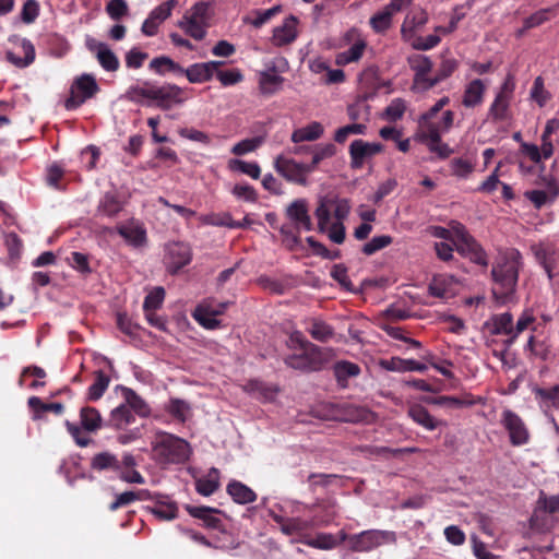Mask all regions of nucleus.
Masks as SVG:
<instances>
[{"mask_svg": "<svg viewBox=\"0 0 559 559\" xmlns=\"http://www.w3.org/2000/svg\"><path fill=\"white\" fill-rule=\"evenodd\" d=\"M522 267L523 258L515 248L507 249L492 263L490 271L491 293L498 304L504 305L514 299L519 273Z\"/></svg>", "mask_w": 559, "mask_h": 559, "instance_id": "nucleus-1", "label": "nucleus"}, {"mask_svg": "<svg viewBox=\"0 0 559 559\" xmlns=\"http://www.w3.org/2000/svg\"><path fill=\"white\" fill-rule=\"evenodd\" d=\"M439 112V109L432 106L420 115L415 140L425 144L429 152L436 154L439 158L445 159L454 153V150L444 143L441 136L453 127L455 115L452 110H445L441 119L435 121Z\"/></svg>", "mask_w": 559, "mask_h": 559, "instance_id": "nucleus-2", "label": "nucleus"}, {"mask_svg": "<svg viewBox=\"0 0 559 559\" xmlns=\"http://www.w3.org/2000/svg\"><path fill=\"white\" fill-rule=\"evenodd\" d=\"M152 450L157 462L180 464L189 460L190 444L173 433L158 431L152 441Z\"/></svg>", "mask_w": 559, "mask_h": 559, "instance_id": "nucleus-3", "label": "nucleus"}, {"mask_svg": "<svg viewBox=\"0 0 559 559\" xmlns=\"http://www.w3.org/2000/svg\"><path fill=\"white\" fill-rule=\"evenodd\" d=\"M452 241L457 253L468 259L474 264L486 269L489 264L488 254L475 237L468 233L466 227L456 223V225L452 227Z\"/></svg>", "mask_w": 559, "mask_h": 559, "instance_id": "nucleus-4", "label": "nucleus"}, {"mask_svg": "<svg viewBox=\"0 0 559 559\" xmlns=\"http://www.w3.org/2000/svg\"><path fill=\"white\" fill-rule=\"evenodd\" d=\"M331 358V349L309 344L302 353L288 355L285 358V364L293 369L310 372L322 370Z\"/></svg>", "mask_w": 559, "mask_h": 559, "instance_id": "nucleus-5", "label": "nucleus"}, {"mask_svg": "<svg viewBox=\"0 0 559 559\" xmlns=\"http://www.w3.org/2000/svg\"><path fill=\"white\" fill-rule=\"evenodd\" d=\"M396 534L392 531L367 530L352 534L349 550L354 552H369L384 544H395Z\"/></svg>", "mask_w": 559, "mask_h": 559, "instance_id": "nucleus-6", "label": "nucleus"}, {"mask_svg": "<svg viewBox=\"0 0 559 559\" xmlns=\"http://www.w3.org/2000/svg\"><path fill=\"white\" fill-rule=\"evenodd\" d=\"M99 92V86L92 74L84 73L74 79L70 87V95L64 100L67 110H75L87 99L93 98Z\"/></svg>", "mask_w": 559, "mask_h": 559, "instance_id": "nucleus-7", "label": "nucleus"}, {"mask_svg": "<svg viewBox=\"0 0 559 559\" xmlns=\"http://www.w3.org/2000/svg\"><path fill=\"white\" fill-rule=\"evenodd\" d=\"M500 424L508 432L509 441L513 447H522L530 442L531 432L519 414L506 408L500 416Z\"/></svg>", "mask_w": 559, "mask_h": 559, "instance_id": "nucleus-8", "label": "nucleus"}, {"mask_svg": "<svg viewBox=\"0 0 559 559\" xmlns=\"http://www.w3.org/2000/svg\"><path fill=\"white\" fill-rule=\"evenodd\" d=\"M188 99L186 90L176 84H164L162 86L152 84L151 100L163 109L169 110L175 105H181Z\"/></svg>", "mask_w": 559, "mask_h": 559, "instance_id": "nucleus-9", "label": "nucleus"}, {"mask_svg": "<svg viewBox=\"0 0 559 559\" xmlns=\"http://www.w3.org/2000/svg\"><path fill=\"white\" fill-rule=\"evenodd\" d=\"M11 47L7 50V60L17 68H26L35 60L34 45L24 37L10 38Z\"/></svg>", "mask_w": 559, "mask_h": 559, "instance_id": "nucleus-10", "label": "nucleus"}, {"mask_svg": "<svg viewBox=\"0 0 559 559\" xmlns=\"http://www.w3.org/2000/svg\"><path fill=\"white\" fill-rule=\"evenodd\" d=\"M409 68L414 71L413 85L414 88L418 91H429L431 90V79L430 75L432 71V62L431 60L419 53L411 55L407 58Z\"/></svg>", "mask_w": 559, "mask_h": 559, "instance_id": "nucleus-11", "label": "nucleus"}, {"mask_svg": "<svg viewBox=\"0 0 559 559\" xmlns=\"http://www.w3.org/2000/svg\"><path fill=\"white\" fill-rule=\"evenodd\" d=\"M167 270L170 274H177L192 260V249L189 243L177 241L167 246Z\"/></svg>", "mask_w": 559, "mask_h": 559, "instance_id": "nucleus-12", "label": "nucleus"}, {"mask_svg": "<svg viewBox=\"0 0 559 559\" xmlns=\"http://www.w3.org/2000/svg\"><path fill=\"white\" fill-rule=\"evenodd\" d=\"M272 520L280 525V530L287 536H299L300 539L307 538L306 532L314 528L312 520H305L299 516L287 518L274 512H271Z\"/></svg>", "mask_w": 559, "mask_h": 559, "instance_id": "nucleus-13", "label": "nucleus"}, {"mask_svg": "<svg viewBox=\"0 0 559 559\" xmlns=\"http://www.w3.org/2000/svg\"><path fill=\"white\" fill-rule=\"evenodd\" d=\"M383 145L381 143H370L361 139L354 140L349 145L350 166L359 169L368 158L381 153Z\"/></svg>", "mask_w": 559, "mask_h": 559, "instance_id": "nucleus-14", "label": "nucleus"}, {"mask_svg": "<svg viewBox=\"0 0 559 559\" xmlns=\"http://www.w3.org/2000/svg\"><path fill=\"white\" fill-rule=\"evenodd\" d=\"M531 249L549 280L559 274V253L552 245L538 243L533 245Z\"/></svg>", "mask_w": 559, "mask_h": 559, "instance_id": "nucleus-15", "label": "nucleus"}, {"mask_svg": "<svg viewBox=\"0 0 559 559\" xmlns=\"http://www.w3.org/2000/svg\"><path fill=\"white\" fill-rule=\"evenodd\" d=\"M286 216L293 222L297 231H311L313 224L305 199H297L286 207Z\"/></svg>", "mask_w": 559, "mask_h": 559, "instance_id": "nucleus-16", "label": "nucleus"}, {"mask_svg": "<svg viewBox=\"0 0 559 559\" xmlns=\"http://www.w3.org/2000/svg\"><path fill=\"white\" fill-rule=\"evenodd\" d=\"M86 47L96 57L104 70L115 72L119 69L120 63L117 56L106 44L100 43L95 38H88L86 40Z\"/></svg>", "mask_w": 559, "mask_h": 559, "instance_id": "nucleus-17", "label": "nucleus"}, {"mask_svg": "<svg viewBox=\"0 0 559 559\" xmlns=\"http://www.w3.org/2000/svg\"><path fill=\"white\" fill-rule=\"evenodd\" d=\"M275 170L287 181L305 186L307 179L304 178L301 163H297L293 158L278 155L274 159Z\"/></svg>", "mask_w": 559, "mask_h": 559, "instance_id": "nucleus-18", "label": "nucleus"}, {"mask_svg": "<svg viewBox=\"0 0 559 559\" xmlns=\"http://www.w3.org/2000/svg\"><path fill=\"white\" fill-rule=\"evenodd\" d=\"M186 511L194 519L202 521V525L205 528L223 531L224 523L217 516L221 514V510L216 508L205 507V506H185Z\"/></svg>", "mask_w": 559, "mask_h": 559, "instance_id": "nucleus-19", "label": "nucleus"}, {"mask_svg": "<svg viewBox=\"0 0 559 559\" xmlns=\"http://www.w3.org/2000/svg\"><path fill=\"white\" fill-rule=\"evenodd\" d=\"M177 5V0H167L156 7L144 21L142 33L144 35H154L162 24L170 14L171 10Z\"/></svg>", "mask_w": 559, "mask_h": 559, "instance_id": "nucleus-20", "label": "nucleus"}, {"mask_svg": "<svg viewBox=\"0 0 559 559\" xmlns=\"http://www.w3.org/2000/svg\"><path fill=\"white\" fill-rule=\"evenodd\" d=\"M159 521H171L178 518V506L168 496L155 495L154 506L145 508Z\"/></svg>", "mask_w": 559, "mask_h": 559, "instance_id": "nucleus-21", "label": "nucleus"}, {"mask_svg": "<svg viewBox=\"0 0 559 559\" xmlns=\"http://www.w3.org/2000/svg\"><path fill=\"white\" fill-rule=\"evenodd\" d=\"M212 15V5L209 2L200 1L193 4L185 16L190 24V28L204 35V27Z\"/></svg>", "mask_w": 559, "mask_h": 559, "instance_id": "nucleus-22", "label": "nucleus"}, {"mask_svg": "<svg viewBox=\"0 0 559 559\" xmlns=\"http://www.w3.org/2000/svg\"><path fill=\"white\" fill-rule=\"evenodd\" d=\"M547 190H531L525 192L536 209H542L546 203L554 202L559 195V181L550 178L547 180Z\"/></svg>", "mask_w": 559, "mask_h": 559, "instance_id": "nucleus-23", "label": "nucleus"}, {"mask_svg": "<svg viewBox=\"0 0 559 559\" xmlns=\"http://www.w3.org/2000/svg\"><path fill=\"white\" fill-rule=\"evenodd\" d=\"M337 407L340 412V419L346 423H369L374 417V414L364 406L343 403Z\"/></svg>", "mask_w": 559, "mask_h": 559, "instance_id": "nucleus-24", "label": "nucleus"}, {"mask_svg": "<svg viewBox=\"0 0 559 559\" xmlns=\"http://www.w3.org/2000/svg\"><path fill=\"white\" fill-rule=\"evenodd\" d=\"M407 415L414 423L428 431H432L442 425V421L433 417L421 404H412L407 408Z\"/></svg>", "mask_w": 559, "mask_h": 559, "instance_id": "nucleus-25", "label": "nucleus"}, {"mask_svg": "<svg viewBox=\"0 0 559 559\" xmlns=\"http://www.w3.org/2000/svg\"><path fill=\"white\" fill-rule=\"evenodd\" d=\"M148 69L158 75L171 73L177 76H183V67L167 56L153 58L148 63Z\"/></svg>", "mask_w": 559, "mask_h": 559, "instance_id": "nucleus-26", "label": "nucleus"}, {"mask_svg": "<svg viewBox=\"0 0 559 559\" xmlns=\"http://www.w3.org/2000/svg\"><path fill=\"white\" fill-rule=\"evenodd\" d=\"M226 491L234 502L238 504H248L254 502L258 498L257 493L250 487L235 479L228 483Z\"/></svg>", "mask_w": 559, "mask_h": 559, "instance_id": "nucleus-27", "label": "nucleus"}, {"mask_svg": "<svg viewBox=\"0 0 559 559\" xmlns=\"http://www.w3.org/2000/svg\"><path fill=\"white\" fill-rule=\"evenodd\" d=\"M117 233L131 246L142 247L146 242V230L143 226L134 225H118Z\"/></svg>", "mask_w": 559, "mask_h": 559, "instance_id": "nucleus-28", "label": "nucleus"}, {"mask_svg": "<svg viewBox=\"0 0 559 559\" xmlns=\"http://www.w3.org/2000/svg\"><path fill=\"white\" fill-rule=\"evenodd\" d=\"M360 371V367L357 364L348 360L336 361L333 366L336 382L343 389L347 388L348 379L359 376Z\"/></svg>", "mask_w": 559, "mask_h": 559, "instance_id": "nucleus-29", "label": "nucleus"}, {"mask_svg": "<svg viewBox=\"0 0 559 559\" xmlns=\"http://www.w3.org/2000/svg\"><path fill=\"white\" fill-rule=\"evenodd\" d=\"M381 366L389 371L406 372L418 371L425 372L427 366L423 362L413 359H402L400 357H392L389 360H381Z\"/></svg>", "mask_w": 559, "mask_h": 559, "instance_id": "nucleus-30", "label": "nucleus"}, {"mask_svg": "<svg viewBox=\"0 0 559 559\" xmlns=\"http://www.w3.org/2000/svg\"><path fill=\"white\" fill-rule=\"evenodd\" d=\"M27 405L33 413L34 420L41 419L44 414L47 412H52L56 415H61L64 411V406L62 403H45L38 396H31L27 400Z\"/></svg>", "mask_w": 559, "mask_h": 559, "instance_id": "nucleus-31", "label": "nucleus"}, {"mask_svg": "<svg viewBox=\"0 0 559 559\" xmlns=\"http://www.w3.org/2000/svg\"><path fill=\"white\" fill-rule=\"evenodd\" d=\"M306 330L311 335V337L318 342H328L334 336V329L332 325L326 323L325 321L311 318L306 321Z\"/></svg>", "mask_w": 559, "mask_h": 559, "instance_id": "nucleus-32", "label": "nucleus"}, {"mask_svg": "<svg viewBox=\"0 0 559 559\" xmlns=\"http://www.w3.org/2000/svg\"><path fill=\"white\" fill-rule=\"evenodd\" d=\"M80 427L84 431L94 433L103 427V418L98 409L92 406H84L80 409Z\"/></svg>", "mask_w": 559, "mask_h": 559, "instance_id": "nucleus-33", "label": "nucleus"}, {"mask_svg": "<svg viewBox=\"0 0 559 559\" xmlns=\"http://www.w3.org/2000/svg\"><path fill=\"white\" fill-rule=\"evenodd\" d=\"M323 132V126L318 121H312L302 128L294 130L290 140L294 143L316 141L322 136Z\"/></svg>", "mask_w": 559, "mask_h": 559, "instance_id": "nucleus-34", "label": "nucleus"}, {"mask_svg": "<svg viewBox=\"0 0 559 559\" xmlns=\"http://www.w3.org/2000/svg\"><path fill=\"white\" fill-rule=\"evenodd\" d=\"M485 93V85L481 80L475 79L469 82L464 91L462 104L467 108H473L481 104Z\"/></svg>", "mask_w": 559, "mask_h": 559, "instance_id": "nucleus-35", "label": "nucleus"}, {"mask_svg": "<svg viewBox=\"0 0 559 559\" xmlns=\"http://www.w3.org/2000/svg\"><path fill=\"white\" fill-rule=\"evenodd\" d=\"M123 209V203L114 192H106L97 205V213L107 217H116Z\"/></svg>", "mask_w": 559, "mask_h": 559, "instance_id": "nucleus-36", "label": "nucleus"}, {"mask_svg": "<svg viewBox=\"0 0 559 559\" xmlns=\"http://www.w3.org/2000/svg\"><path fill=\"white\" fill-rule=\"evenodd\" d=\"M535 399L542 407L559 409V384L549 388H535L533 390Z\"/></svg>", "mask_w": 559, "mask_h": 559, "instance_id": "nucleus-37", "label": "nucleus"}, {"mask_svg": "<svg viewBox=\"0 0 559 559\" xmlns=\"http://www.w3.org/2000/svg\"><path fill=\"white\" fill-rule=\"evenodd\" d=\"M493 330L492 333L496 335L508 336L507 344H513V317L510 312L496 314L492 318Z\"/></svg>", "mask_w": 559, "mask_h": 559, "instance_id": "nucleus-38", "label": "nucleus"}, {"mask_svg": "<svg viewBox=\"0 0 559 559\" xmlns=\"http://www.w3.org/2000/svg\"><path fill=\"white\" fill-rule=\"evenodd\" d=\"M219 487V472L217 468L212 467L205 477L199 478L195 481V490L204 497L213 495Z\"/></svg>", "mask_w": 559, "mask_h": 559, "instance_id": "nucleus-39", "label": "nucleus"}, {"mask_svg": "<svg viewBox=\"0 0 559 559\" xmlns=\"http://www.w3.org/2000/svg\"><path fill=\"white\" fill-rule=\"evenodd\" d=\"M274 71V67L272 68ZM284 78L271 72V69L263 71L259 75V87L263 95H273L280 91Z\"/></svg>", "mask_w": 559, "mask_h": 559, "instance_id": "nucleus-40", "label": "nucleus"}, {"mask_svg": "<svg viewBox=\"0 0 559 559\" xmlns=\"http://www.w3.org/2000/svg\"><path fill=\"white\" fill-rule=\"evenodd\" d=\"M218 312L211 310L207 306H197L193 312L194 320L207 330H215L221 326V320L216 319Z\"/></svg>", "mask_w": 559, "mask_h": 559, "instance_id": "nucleus-41", "label": "nucleus"}, {"mask_svg": "<svg viewBox=\"0 0 559 559\" xmlns=\"http://www.w3.org/2000/svg\"><path fill=\"white\" fill-rule=\"evenodd\" d=\"M526 347L535 357L543 361L551 360L555 357L548 340L538 341L534 335H531Z\"/></svg>", "mask_w": 559, "mask_h": 559, "instance_id": "nucleus-42", "label": "nucleus"}, {"mask_svg": "<svg viewBox=\"0 0 559 559\" xmlns=\"http://www.w3.org/2000/svg\"><path fill=\"white\" fill-rule=\"evenodd\" d=\"M428 14L423 9H413L409 11L402 24L401 32L404 35L407 32L419 31L420 27L426 24Z\"/></svg>", "mask_w": 559, "mask_h": 559, "instance_id": "nucleus-43", "label": "nucleus"}, {"mask_svg": "<svg viewBox=\"0 0 559 559\" xmlns=\"http://www.w3.org/2000/svg\"><path fill=\"white\" fill-rule=\"evenodd\" d=\"M109 382V377L103 370H97L94 382L87 390V400L92 402L98 401L108 389Z\"/></svg>", "mask_w": 559, "mask_h": 559, "instance_id": "nucleus-44", "label": "nucleus"}, {"mask_svg": "<svg viewBox=\"0 0 559 559\" xmlns=\"http://www.w3.org/2000/svg\"><path fill=\"white\" fill-rule=\"evenodd\" d=\"M449 169L452 176L466 179L475 170V163L468 158L454 157L449 163Z\"/></svg>", "mask_w": 559, "mask_h": 559, "instance_id": "nucleus-45", "label": "nucleus"}, {"mask_svg": "<svg viewBox=\"0 0 559 559\" xmlns=\"http://www.w3.org/2000/svg\"><path fill=\"white\" fill-rule=\"evenodd\" d=\"M124 399L127 402V406L136 413L141 417H146L150 415L151 409L146 402L132 389L124 390Z\"/></svg>", "mask_w": 559, "mask_h": 559, "instance_id": "nucleus-46", "label": "nucleus"}, {"mask_svg": "<svg viewBox=\"0 0 559 559\" xmlns=\"http://www.w3.org/2000/svg\"><path fill=\"white\" fill-rule=\"evenodd\" d=\"M317 506L322 510V514L314 515L311 519L314 522V527L328 526L337 515L335 509L336 502L333 500H326L318 503Z\"/></svg>", "mask_w": 559, "mask_h": 559, "instance_id": "nucleus-47", "label": "nucleus"}, {"mask_svg": "<svg viewBox=\"0 0 559 559\" xmlns=\"http://www.w3.org/2000/svg\"><path fill=\"white\" fill-rule=\"evenodd\" d=\"M134 420L133 412L126 404L119 405L111 411V423L117 429H126Z\"/></svg>", "mask_w": 559, "mask_h": 559, "instance_id": "nucleus-48", "label": "nucleus"}, {"mask_svg": "<svg viewBox=\"0 0 559 559\" xmlns=\"http://www.w3.org/2000/svg\"><path fill=\"white\" fill-rule=\"evenodd\" d=\"M300 542L309 547L324 550H330L338 546L337 538L330 533H319L314 538L307 537L300 539Z\"/></svg>", "mask_w": 559, "mask_h": 559, "instance_id": "nucleus-49", "label": "nucleus"}, {"mask_svg": "<svg viewBox=\"0 0 559 559\" xmlns=\"http://www.w3.org/2000/svg\"><path fill=\"white\" fill-rule=\"evenodd\" d=\"M183 76H186L187 80L193 84H200L212 80L211 73L209 72L204 62L193 63L187 69L183 68Z\"/></svg>", "mask_w": 559, "mask_h": 559, "instance_id": "nucleus-50", "label": "nucleus"}, {"mask_svg": "<svg viewBox=\"0 0 559 559\" xmlns=\"http://www.w3.org/2000/svg\"><path fill=\"white\" fill-rule=\"evenodd\" d=\"M91 466L93 469L96 471H120V462L118 461L116 455L109 452H102L96 454L91 462Z\"/></svg>", "mask_w": 559, "mask_h": 559, "instance_id": "nucleus-51", "label": "nucleus"}, {"mask_svg": "<svg viewBox=\"0 0 559 559\" xmlns=\"http://www.w3.org/2000/svg\"><path fill=\"white\" fill-rule=\"evenodd\" d=\"M246 389L250 393L255 394L257 396L265 401L273 400L278 391L276 386L267 384L260 380H250L247 383Z\"/></svg>", "mask_w": 559, "mask_h": 559, "instance_id": "nucleus-52", "label": "nucleus"}, {"mask_svg": "<svg viewBox=\"0 0 559 559\" xmlns=\"http://www.w3.org/2000/svg\"><path fill=\"white\" fill-rule=\"evenodd\" d=\"M228 168L231 171H240L248 175L252 179H259L261 175V168L257 163H248L242 159H230L228 162Z\"/></svg>", "mask_w": 559, "mask_h": 559, "instance_id": "nucleus-53", "label": "nucleus"}, {"mask_svg": "<svg viewBox=\"0 0 559 559\" xmlns=\"http://www.w3.org/2000/svg\"><path fill=\"white\" fill-rule=\"evenodd\" d=\"M512 98L497 94L495 100L490 105L489 116L495 121H503L507 118V112Z\"/></svg>", "mask_w": 559, "mask_h": 559, "instance_id": "nucleus-54", "label": "nucleus"}, {"mask_svg": "<svg viewBox=\"0 0 559 559\" xmlns=\"http://www.w3.org/2000/svg\"><path fill=\"white\" fill-rule=\"evenodd\" d=\"M365 48L366 44L362 40L355 43L349 49L337 55L336 63L345 66L350 62L359 60L362 56Z\"/></svg>", "mask_w": 559, "mask_h": 559, "instance_id": "nucleus-55", "label": "nucleus"}, {"mask_svg": "<svg viewBox=\"0 0 559 559\" xmlns=\"http://www.w3.org/2000/svg\"><path fill=\"white\" fill-rule=\"evenodd\" d=\"M392 242H393V237H391L390 235L374 236V237H372V239L370 241L366 242L362 246L361 252L365 255L369 257V255H372L376 252L389 247Z\"/></svg>", "mask_w": 559, "mask_h": 559, "instance_id": "nucleus-56", "label": "nucleus"}, {"mask_svg": "<svg viewBox=\"0 0 559 559\" xmlns=\"http://www.w3.org/2000/svg\"><path fill=\"white\" fill-rule=\"evenodd\" d=\"M166 411L178 421L185 423L190 412V406L183 400L171 399L168 405L166 406Z\"/></svg>", "mask_w": 559, "mask_h": 559, "instance_id": "nucleus-57", "label": "nucleus"}, {"mask_svg": "<svg viewBox=\"0 0 559 559\" xmlns=\"http://www.w3.org/2000/svg\"><path fill=\"white\" fill-rule=\"evenodd\" d=\"M457 68V62L454 59H445L441 62L439 69L436 74L432 75L431 79V88L435 87L440 82L444 81L449 76L453 74V72Z\"/></svg>", "mask_w": 559, "mask_h": 559, "instance_id": "nucleus-58", "label": "nucleus"}, {"mask_svg": "<svg viewBox=\"0 0 559 559\" xmlns=\"http://www.w3.org/2000/svg\"><path fill=\"white\" fill-rule=\"evenodd\" d=\"M328 203V201L322 199L314 211V216L318 221V230L320 233H325L328 230V226L330 225L331 209Z\"/></svg>", "mask_w": 559, "mask_h": 559, "instance_id": "nucleus-59", "label": "nucleus"}, {"mask_svg": "<svg viewBox=\"0 0 559 559\" xmlns=\"http://www.w3.org/2000/svg\"><path fill=\"white\" fill-rule=\"evenodd\" d=\"M151 94H152V83L146 81L143 83L142 86H139V85L130 86L127 91L126 96L131 102L141 103L143 99L151 100Z\"/></svg>", "mask_w": 559, "mask_h": 559, "instance_id": "nucleus-60", "label": "nucleus"}, {"mask_svg": "<svg viewBox=\"0 0 559 559\" xmlns=\"http://www.w3.org/2000/svg\"><path fill=\"white\" fill-rule=\"evenodd\" d=\"M281 11H282V7L281 5H275V7L271 8V9L265 10V11H255L254 12L255 17L252 19L250 16H245L243 17V23L251 24L252 26H254V28H259L265 22H267L272 16H274L275 14H277Z\"/></svg>", "mask_w": 559, "mask_h": 559, "instance_id": "nucleus-61", "label": "nucleus"}, {"mask_svg": "<svg viewBox=\"0 0 559 559\" xmlns=\"http://www.w3.org/2000/svg\"><path fill=\"white\" fill-rule=\"evenodd\" d=\"M406 110L405 100L402 98H394L384 109L383 117L391 122L400 120Z\"/></svg>", "mask_w": 559, "mask_h": 559, "instance_id": "nucleus-62", "label": "nucleus"}, {"mask_svg": "<svg viewBox=\"0 0 559 559\" xmlns=\"http://www.w3.org/2000/svg\"><path fill=\"white\" fill-rule=\"evenodd\" d=\"M67 261L74 270L82 274H90L92 272L88 255L85 253L73 251L70 257L67 258Z\"/></svg>", "mask_w": 559, "mask_h": 559, "instance_id": "nucleus-63", "label": "nucleus"}, {"mask_svg": "<svg viewBox=\"0 0 559 559\" xmlns=\"http://www.w3.org/2000/svg\"><path fill=\"white\" fill-rule=\"evenodd\" d=\"M537 509L550 514L559 512V495L547 496L544 491H540Z\"/></svg>", "mask_w": 559, "mask_h": 559, "instance_id": "nucleus-64", "label": "nucleus"}]
</instances>
